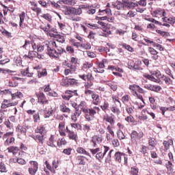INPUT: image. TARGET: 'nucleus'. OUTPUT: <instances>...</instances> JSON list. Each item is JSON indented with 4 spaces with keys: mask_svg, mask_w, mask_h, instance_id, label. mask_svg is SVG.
Here are the masks:
<instances>
[{
    "mask_svg": "<svg viewBox=\"0 0 175 175\" xmlns=\"http://www.w3.org/2000/svg\"><path fill=\"white\" fill-rule=\"evenodd\" d=\"M162 21H163V23H167L168 24H172V23L174 24V18L172 17L167 18L165 16L164 18H162Z\"/></svg>",
    "mask_w": 175,
    "mask_h": 175,
    "instance_id": "nucleus-21",
    "label": "nucleus"
},
{
    "mask_svg": "<svg viewBox=\"0 0 175 175\" xmlns=\"http://www.w3.org/2000/svg\"><path fill=\"white\" fill-rule=\"evenodd\" d=\"M90 151L93 155H95V154H98L99 151H100V148H96V149H90Z\"/></svg>",
    "mask_w": 175,
    "mask_h": 175,
    "instance_id": "nucleus-51",
    "label": "nucleus"
},
{
    "mask_svg": "<svg viewBox=\"0 0 175 175\" xmlns=\"http://www.w3.org/2000/svg\"><path fill=\"white\" fill-rule=\"evenodd\" d=\"M36 133H40V135H44L46 133V128L43 126H38L35 130Z\"/></svg>",
    "mask_w": 175,
    "mask_h": 175,
    "instance_id": "nucleus-14",
    "label": "nucleus"
},
{
    "mask_svg": "<svg viewBox=\"0 0 175 175\" xmlns=\"http://www.w3.org/2000/svg\"><path fill=\"white\" fill-rule=\"evenodd\" d=\"M38 171H35V170H33V168H29V174H31V175H35V174H36V172H37Z\"/></svg>",
    "mask_w": 175,
    "mask_h": 175,
    "instance_id": "nucleus-64",
    "label": "nucleus"
},
{
    "mask_svg": "<svg viewBox=\"0 0 175 175\" xmlns=\"http://www.w3.org/2000/svg\"><path fill=\"white\" fill-rule=\"evenodd\" d=\"M121 46H122V47H124V49H125L128 51H131V53L133 51V48H132V46H131L130 45L126 44V43L122 44Z\"/></svg>",
    "mask_w": 175,
    "mask_h": 175,
    "instance_id": "nucleus-28",
    "label": "nucleus"
},
{
    "mask_svg": "<svg viewBox=\"0 0 175 175\" xmlns=\"http://www.w3.org/2000/svg\"><path fill=\"white\" fill-rule=\"evenodd\" d=\"M7 150H8V152H12L13 154H14V152H16V151H18V147L11 146V147L8 148Z\"/></svg>",
    "mask_w": 175,
    "mask_h": 175,
    "instance_id": "nucleus-31",
    "label": "nucleus"
},
{
    "mask_svg": "<svg viewBox=\"0 0 175 175\" xmlns=\"http://www.w3.org/2000/svg\"><path fill=\"white\" fill-rule=\"evenodd\" d=\"M40 120V116L39 115V112L35 113L33 115V121L34 122H38Z\"/></svg>",
    "mask_w": 175,
    "mask_h": 175,
    "instance_id": "nucleus-42",
    "label": "nucleus"
},
{
    "mask_svg": "<svg viewBox=\"0 0 175 175\" xmlns=\"http://www.w3.org/2000/svg\"><path fill=\"white\" fill-rule=\"evenodd\" d=\"M51 116H53V109H49L44 113V118H49Z\"/></svg>",
    "mask_w": 175,
    "mask_h": 175,
    "instance_id": "nucleus-29",
    "label": "nucleus"
},
{
    "mask_svg": "<svg viewBox=\"0 0 175 175\" xmlns=\"http://www.w3.org/2000/svg\"><path fill=\"white\" fill-rule=\"evenodd\" d=\"M162 10L163 9L159 8L154 11H151L152 17H158V16H162Z\"/></svg>",
    "mask_w": 175,
    "mask_h": 175,
    "instance_id": "nucleus-10",
    "label": "nucleus"
},
{
    "mask_svg": "<svg viewBox=\"0 0 175 175\" xmlns=\"http://www.w3.org/2000/svg\"><path fill=\"white\" fill-rule=\"evenodd\" d=\"M71 126L72 128H75V129H81V125L77 123H72Z\"/></svg>",
    "mask_w": 175,
    "mask_h": 175,
    "instance_id": "nucleus-54",
    "label": "nucleus"
},
{
    "mask_svg": "<svg viewBox=\"0 0 175 175\" xmlns=\"http://www.w3.org/2000/svg\"><path fill=\"white\" fill-rule=\"evenodd\" d=\"M81 47H83V49H85V50H90V49H91V44H81Z\"/></svg>",
    "mask_w": 175,
    "mask_h": 175,
    "instance_id": "nucleus-45",
    "label": "nucleus"
},
{
    "mask_svg": "<svg viewBox=\"0 0 175 175\" xmlns=\"http://www.w3.org/2000/svg\"><path fill=\"white\" fill-rule=\"evenodd\" d=\"M43 50H44V45H37V51H38V53H42Z\"/></svg>",
    "mask_w": 175,
    "mask_h": 175,
    "instance_id": "nucleus-53",
    "label": "nucleus"
},
{
    "mask_svg": "<svg viewBox=\"0 0 175 175\" xmlns=\"http://www.w3.org/2000/svg\"><path fill=\"white\" fill-rule=\"evenodd\" d=\"M93 64L92 63H90V62H86L85 64H83V69H87L88 68H92L93 66Z\"/></svg>",
    "mask_w": 175,
    "mask_h": 175,
    "instance_id": "nucleus-46",
    "label": "nucleus"
},
{
    "mask_svg": "<svg viewBox=\"0 0 175 175\" xmlns=\"http://www.w3.org/2000/svg\"><path fill=\"white\" fill-rule=\"evenodd\" d=\"M148 51L150 53V54H152V55H157V54H158V51H157V50L154 49L152 47H149Z\"/></svg>",
    "mask_w": 175,
    "mask_h": 175,
    "instance_id": "nucleus-40",
    "label": "nucleus"
},
{
    "mask_svg": "<svg viewBox=\"0 0 175 175\" xmlns=\"http://www.w3.org/2000/svg\"><path fill=\"white\" fill-rule=\"evenodd\" d=\"M138 4H139L140 6H146L147 5V1H144V0H140L139 1H138Z\"/></svg>",
    "mask_w": 175,
    "mask_h": 175,
    "instance_id": "nucleus-63",
    "label": "nucleus"
},
{
    "mask_svg": "<svg viewBox=\"0 0 175 175\" xmlns=\"http://www.w3.org/2000/svg\"><path fill=\"white\" fill-rule=\"evenodd\" d=\"M165 167L168 172V173H172L173 172V167H174V165H173V163H172V161H168L166 163H165Z\"/></svg>",
    "mask_w": 175,
    "mask_h": 175,
    "instance_id": "nucleus-8",
    "label": "nucleus"
},
{
    "mask_svg": "<svg viewBox=\"0 0 175 175\" xmlns=\"http://www.w3.org/2000/svg\"><path fill=\"white\" fill-rule=\"evenodd\" d=\"M44 20H46L47 21H49V23H51V15L50 14H44L42 16H41Z\"/></svg>",
    "mask_w": 175,
    "mask_h": 175,
    "instance_id": "nucleus-34",
    "label": "nucleus"
},
{
    "mask_svg": "<svg viewBox=\"0 0 175 175\" xmlns=\"http://www.w3.org/2000/svg\"><path fill=\"white\" fill-rule=\"evenodd\" d=\"M105 12L108 16L111 15V10H110V8H107L104 10H99V13H103Z\"/></svg>",
    "mask_w": 175,
    "mask_h": 175,
    "instance_id": "nucleus-41",
    "label": "nucleus"
},
{
    "mask_svg": "<svg viewBox=\"0 0 175 175\" xmlns=\"http://www.w3.org/2000/svg\"><path fill=\"white\" fill-rule=\"evenodd\" d=\"M12 99H16V98H23V93L21 92H17L16 93L12 94L11 93Z\"/></svg>",
    "mask_w": 175,
    "mask_h": 175,
    "instance_id": "nucleus-22",
    "label": "nucleus"
},
{
    "mask_svg": "<svg viewBox=\"0 0 175 175\" xmlns=\"http://www.w3.org/2000/svg\"><path fill=\"white\" fill-rule=\"evenodd\" d=\"M163 81H165V84H172L173 83V81L167 76L163 75L162 77H160Z\"/></svg>",
    "mask_w": 175,
    "mask_h": 175,
    "instance_id": "nucleus-15",
    "label": "nucleus"
},
{
    "mask_svg": "<svg viewBox=\"0 0 175 175\" xmlns=\"http://www.w3.org/2000/svg\"><path fill=\"white\" fill-rule=\"evenodd\" d=\"M51 5L54 8H56V9H59V8H61V5H59L58 3H55V1H51Z\"/></svg>",
    "mask_w": 175,
    "mask_h": 175,
    "instance_id": "nucleus-56",
    "label": "nucleus"
},
{
    "mask_svg": "<svg viewBox=\"0 0 175 175\" xmlns=\"http://www.w3.org/2000/svg\"><path fill=\"white\" fill-rule=\"evenodd\" d=\"M64 14H66V16H72V10H71L70 7H67L66 8Z\"/></svg>",
    "mask_w": 175,
    "mask_h": 175,
    "instance_id": "nucleus-39",
    "label": "nucleus"
},
{
    "mask_svg": "<svg viewBox=\"0 0 175 175\" xmlns=\"http://www.w3.org/2000/svg\"><path fill=\"white\" fill-rule=\"evenodd\" d=\"M36 95L38 99V103L43 102V100L46 99V96H44V94L43 92H36Z\"/></svg>",
    "mask_w": 175,
    "mask_h": 175,
    "instance_id": "nucleus-12",
    "label": "nucleus"
},
{
    "mask_svg": "<svg viewBox=\"0 0 175 175\" xmlns=\"http://www.w3.org/2000/svg\"><path fill=\"white\" fill-rule=\"evenodd\" d=\"M137 88H139V85L136 84L131 85L129 86V90H131V91H135V90H137Z\"/></svg>",
    "mask_w": 175,
    "mask_h": 175,
    "instance_id": "nucleus-57",
    "label": "nucleus"
},
{
    "mask_svg": "<svg viewBox=\"0 0 175 175\" xmlns=\"http://www.w3.org/2000/svg\"><path fill=\"white\" fill-rule=\"evenodd\" d=\"M30 163L32 165L31 168L35 170V172H38V170L39 169V164L36 161H30Z\"/></svg>",
    "mask_w": 175,
    "mask_h": 175,
    "instance_id": "nucleus-23",
    "label": "nucleus"
},
{
    "mask_svg": "<svg viewBox=\"0 0 175 175\" xmlns=\"http://www.w3.org/2000/svg\"><path fill=\"white\" fill-rule=\"evenodd\" d=\"M156 144V140L154 138H151L149 139V145L151 146V147H155Z\"/></svg>",
    "mask_w": 175,
    "mask_h": 175,
    "instance_id": "nucleus-49",
    "label": "nucleus"
},
{
    "mask_svg": "<svg viewBox=\"0 0 175 175\" xmlns=\"http://www.w3.org/2000/svg\"><path fill=\"white\" fill-rule=\"evenodd\" d=\"M0 172L1 173H7L8 170H6V166L5 165V163L0 162Z\"/></svg>",
    "mask_w": 175,
    "mask_h": 175,
    "instance_id": "nucleus-27",
    "label": "nucleus"
},
{
    "mask_svg": "<svg viewBox=\"0 0 175 175\" xmlns=\"http://www.w3.org/2000/svg\"><path fill=\"white\" fill-rule=\"evenodd\" d=\"M115 159L118 162H121L122 158H125V154L121 153L120 152H117L115 154Z\"/></svg>",
    "mask_w": 175,
    "mask_h": 175,
    "instance_id": "nucleus-7",
    "label": "nucleus"
},
{
    "mask_svg": "<svg viewBox=\"0 0 175 175\" xmlns=\"http://www.w3.org/2000/svg\"><path fill=\"white\" fill-rule=\"evenodd\" d=\"M144 88H146V90H149V91H154V92H159V91L162 90V87L154 85H145Z\"/></svg>",
    "mask_w": 175,
    "mask_h": 175,
    "instance_id": "nucleus-4",
    "label": "nucleus"
},
{
    "mask_svg": "<svg viewBox=\"0 0 175 175\" xmlns=\"http://www.w3.org/2000/svg\"><path fill=\"white\" fill-rule=\"evenodd\" d=\"M66 50L70 54H73V53H75V49H73V47H72V46H67Z\"/></svg>",
    "mask_w": 175,
    "mask_h": 175,
    "instance_id": "nucleus-58",
    "label": "nucleus"
},
{
    "mask_svg": "<svg viewBox=\"0 0 175 175\" xmlns=\"http://www.w3.org/2000/svg\"><path fill=\"white\" fill-rule=\"evenodd\" d=\"M19 17H20L19 26L21 27V28H24V27H23V23H24V20L25 18V12H23L21 14L19 15Z\"/></svg>",
    "mask_w": 175,
    "mask_h": 175,
    "instance_id": "nucleus-18",
    "label": "nucleus"
},
{
    "mask_svg": "<svg viewBox=\"0 0 175 175\" xmlns=\"http://www.w3.org/2000/svg\"><path fill=\"white\" fill-rule=\"evenodd\" d=\"M117 136L120 140L125 139V135H124V133L121 130L117 131Z\"/></svg>",
    "mask_w": 175,
    "mask_h": 175,
    "instance_id": "nucleus-26",
    "label": "nucleus"
},
{
    "mask_svg": "<svg viewBox=\"0 0 175 175\" xmlns=\"http://www.w3.org/2000/svg\"><path fill=\"white\" fill-rule=\"evenodd\" d=\"M85 5H79V8L70 7L71 13L74 14V16H80V14H83V9H85Z\"/></svg>",
    "mask_w": 175,
    "mask_h": 175,
    "instance_id": "nucleus-2",
    "label": "nucleus"
},
{
    "mask_svg": "<svg viewBox=\"0 0 175 175\" xmlns=\"http://www.w3.org/2000/svg\"><path fill=\"white\" fill-rule=\"evenodd\" d=\"M134 70H142V67H140V63L139 62H136L133 65Z\"/></svg>",
    "mask_w": 175,
    "mask_h": 175,
    "instance_id": "nucleus-33",
    "label": "nucleus"
},
{
    "mask_svg": "<svg viewBox=\"0 0 175 175\" xmlns=\"http://www.w3.org/2000/svg\"><path fill=\"white\" fill-rule=\"evenodd\" d=\"M29 54L30 55V58H31V59L33 58L38 57V55H39V53H38V52L34 51H29Z\"/></svg>",
    "mask_w": 175,
    "mask_h": 175,
    "instance_id": "nucleus-32",
    "label": "nucleus"
},
{
    "mask_svg": "<svg viewBox=\"0 0 175 175\" xmlns=\"http://www.w3.org/2000/svg\"><path fill=\"white\" fill-rule=\"evenodd\" d=\"M129 6H133L135 8L138 6V4L132 1H127L126 0H122V2L118 1H116V9H118V10L124 9V8H129Z\"/></svg>",
    "mask_w": 175,
    "mask_h": 175,
    "instance_id": "nucleus-1",
    "label": "nucleus"
},
{
    "mask_svg": "<svg viewBox=\"0 0 175 175\" xmlns=\"http://www.w3.org/2000/svg\"><path fill=\"white\" fill-rule=\"evenodd\" d=\"M16 162L19 163V165H25L26 161L23 159H16Z\"/></svg>",
    "mask_w": 175,
    "mask_h": 175,
    "instance_id": "nucleus-55",
    "label": "nucleus"
},
{
    "mask_svg": "<svg viewBox=\"0 0 175 175\" xmlns=\"http://www.w3.org/2000/svg\"><path fill=\"white\" fill-rule=\"evenodd\" d=\"M69 85H75L76 84V79H68Z\"/></svg>",
    "mask_w": 175,
    "mask_h": 175,
    "instance_id": "nucleus-61",
    "label": "nucleus"
},
{
    "mask_svg": "<svg viewBox=\"0 0 175 175\" xmlns=\"http://www.w3.org/2000/svg\"><path fill=\"white\" fill-rule=\"evenodd\" d=\"M47 146H49V147H57L55 144H54V135H51V137L49 138V140L46 142Z\"/></svg>",
    "mask_w": 175,
    "mask_h": 175,
    "instance_id": "nucleus-16",
    "label": "nucleus"
},
{
    "mask_svg": "<svg viewBox=\"0 0 175 175\" xmlns=\"http://www.w3.org/2000/svg\"><path fill=\"white\" fill-rule=\"evenodd\" d=\"M16 129H18L21 133H27V129H25V127H23V126L18 125Z\"/></svg>",
    "mask_w": 175,
    "mask_h": 175,
    "instance_id": "nucleus-36",
    "label": "nucleus"
},
{
    "mask_svg": "<svg viewBox=\"0 0 175 175\" xmlns=\"http://www.w3.org/2000/svg\"><path fill=\"white\" fill-rule=\"evenodd\" d=\"M153 47H157L160 51H165V48H163L162 45L158 43L154 42L153 44Z\"/></svg>",
    "mask_w": 175,
    "mask_h": 175,
    "instance_id": "nucleus-35",
    "label": "nucleus"
},
{
    "mask_svg": "<svg viewBox=\"0 0 175 175\" xmlns=\"http://www.w3.org/2000/svg\"><path fill=\"white\" fill-rule=\"evenodd\" d=\"M47 75V70H46V69H44L43 71L40 72V73H38V77H45V76Z\"/></svg>",
    "mask_w": 175,
    "mask_h": 175,
    "instance_id": "nucleus-47",
    "label": "nucleus"
},
{
    "mask_svg": "<svg viewBox=\"0 0 175 175\" xmlns=\"http://www.w3.org/2000/svg\"><path fill=\"white\" fill-rule=\"evenodd\" d=\"M85 161L87 158L83 156H77L75 159L76 165H85Z\"/></svg>",
    "mask_w": 175,
    "mask_h": 175,
    "instance_id": "nucleus-6",
    "label": "nucleus"
},
{
    "mask_svg": "<svg viewBox=\"0 0 175 175\" xmlns=\"http://www.w3.org/2000/svg\"><path fill=\"white\" fill-rule=\"evenodd\" d=\"M150 75L152 76H155L157 79H159L161 77V71L157 70L154 71H150Z\"/></svg>",
    "mask_w": 175,
    "mask_h": 175,
    "instance_id": "nucleus-24",
    "label": "nucleus"
},
{
    "mask_svg": "<svg viewBox=\"0 0 175 175\" xmlns=\"http://www.w3.org/2000/svg\"><path fill=\"white\" fill-rule=\"evenodd\" d=\"M113 151H114L113 150H111L109 152V154L107 155V157L105 160V162H110V161H111V153L113 152Z\"/></svg>",
    "mask_w": 175,
    "mask_h": 175,
    "instance_id": "nucleus-48",
    "label": "nucleus"
},
{
    "mask_svg": "<svg viewBox=\"0 0 175 175\" xmlns=\"http://www.w3.org/2000/svg\"><path fill=\"white\" fill-rule=\"evenodd\" d=\"M46 53L49 57H52V58H58L59 57V53L54 49L50 47V46L47 45V52Z\"/></svg>",
    "mask_w": 175,
    "mask_h": 175,
    "instance_id": "nucleus-3",
    "label": "nucleus"
},
{
    "mask_svg": "<svg viewBox=\"0 0 175 175\" xmlns=\"http://www.w3.org/2000/svg\"><path fill=\"white\" fill-rule=\"evenodd\" d=\"M106 121L107 122H109L111 125H114V124H116V121H114V119L112 117H107Z\"/></svg>",
    "mask_w": 175,
    "mask_h": 175,
    "instance_id": "nucleus-38",
    "label": "nucleus"
},
{
    "mask_svg": "<svg viewBox=\"0 0 175 175\" xmlns=\"http://www.w3.org/2000/svg\"><path fill=\"white\" fill-rule=\"evenodd\" d=\"M156 32L161 35V36H163V38H165H165H167V36H170V33L167 31H163L161 30L157 29Z\"/></svg>",
    "mask_w": 175,
    "mask_h": 175,
    "instance_id": "nucleus-19",
    "label": "nucleus"
},
{
    "mask_svg": "<svg viewBox=\"0 0 175 175\" xmlns=\"http://www.w3.org/2000/svg\"><path fill=\"white\" fill-rule=\"evenodd\" d=\"M68 137L71 140H75V142L77 141V135L75 133V131H72L70 130H68Z\"/></svg>",
    "mask_w": 175,
    "mask_h": 175,
    "instance_id": "nucleus-9",
    "label": "nucleus"
},
{
    "mask_svg": "<svg viewBox=\"0 0 175 175\" xmlns=\"http://www.w3.org/2000/svg\"><path fill=\"white\" fill-rule=\"evenodd\" d=\"M131 139H133V140H136V137H137V133L136 131H133L131 135Z\"/></svg>",
    "mask_w": 175,
    "mask_h": 175,
    "instance_id": "nucleus-52",
    "label": "nucleus"
},
{
    "mask_svg": "<svg viewBox=\"0 0 175 175\" xmlns=\"http://www.w3.org/2000/svg\"><path fill=\"white\" fill-rule=\"evenodd\" d=\"M63 154H65L66 155H70L72 154V148H66L63 150Z\"/></svg>",
    "mask_w": 175,
    "mask_h": 175,
    "instance_id": "nucleus-43",
    "label": "nucleus"
},
{
    "mask_svg": "<svg viewBox=\"0 0 175 175\" xmlns=\"http://www.w3.org/2000/svg\"><path fill=\"white\" fill-rule=\"evenodd\" d=\"M131 174H132V175H139V169L136 167H132L131 168Z\"/></svg>",
    "mask_w": 175,
    "mask_h": 175,
    "instance_id": "nucleus-25",
    "label": "nucleus"
},
{
    "mask_svg": "<svg viewBox=\"0 0 175 175\" xmlns=\"http://www.w3.org/2000/svg\"><path fill=\"white\" fill-rule=\"evenodd\" d=\"M66 94H67L68 95H63L62 98L63 99H64V100H69V99H70V98H72V96H73L74 95H76L77 96H79V94H77V90H67L66 92Z\"/></svg>",
    "mask_w": 175,
    "mask_h": 175,
    "instance_id": "nucleus-5",
    "label": "nucleus"
},
{
    "mask_svg": "<svg viewBox=\"0 0 175 175\" xmlns=\"http://www.w3.org/2000/svg\"><path fill=\"white\" fill-rule=\"evenodd\" d=\"M112 144L114 147H118V146H120V142H118V139H113L112 141Z\"/></svg>",
    "mask_w": 175,
    "mask_h": 175,
    "instance_id": "nucleus-62",
    "label": "nucleus"
},
{
    "mask_svg": "<svg viewBox=\"0 0 175 175\" xmlns=\"http://www.w3.org/2000/svg\"><path fill=\"white\" fill-rule=\"evenodd\" d=\"M125 120L127 121V122H135V118L132 116L126 117Z\"/></svg>",
    "mask_w": 175,
    "mask_h": 175,
    "instance_id": "nucleus-50",
    "label": "nucleus"
},
{
    "mask_svg": "<svg viewBox=\"0 0 175 175\" xmlns=\"http://www.w3.org/2000/svg\"><path fill=\"white\" fill-rule=\"evenodd\" d=\"M78 154H84V155H88V157H91L88 152H87L83 148L79 147L77 149Z\"/></svg>",
    "mask_w": 175,
    "mask_h": 175,
    "instance_id": "nucleus-17",
    "label": "nucleus"
},
{
    "mask_svg": "<svg viewBox=\"0 0 175 175\" xmlns=\"http://www.w3.org/2000/svg\"><path fill=\"white\" fill-rule=\"evenodd\" d=\"M92 98L93 99V100H94V102H93V104L96 105V106L98 105V103H99V101L100 100L99 95L94 93L92 95Z\"/></svg>",
    "mask_w": 175,
    "mask_h": 175,
    "instance_id": "nucleus-13",
    "label": "nucleus"
},
{
    "mask_svg": "<svg viewBox=\"0 0 175 175\" xmlns=\"http://www.w3.org/2000/svg\"><path fill=\"white\" fill-rule=\"evenodd\" d=\"M165 73L168 76H170V77H172V79H174V77H173V74H172V70L170 69H169V68L166 69Z\"/></svg>",
    "mask_w": 175,
    "mask_h": 175,
    "instance_id": "nucleus-59",
    "label": "nucleus"
},
{
    "mask_svg": "<svg viewBox=\"0 0 175 175\" xmlns=\"http://www.w3.org/2000/svg\"><path fill=\"white\" fill-rule=\"evenodd\" d=\"M36 140L38 141L40 144H43L44 143V135H36Z\"/></svg>",
    "mask_w": 175,
    "mask_h": 175,
    "instance_id": "nucleus-20",
    "label": "nucleus"
},
{
    "mask_svg": "<svg viewBox=\"0 0 175 175\" xmlns=\"http://www.w3.org/2000/svg\"><path fill=\"white\" fill-rule=\"evenodd\" d=\"M61 85L63 87H69V79L66 77L64 79H63V82L61 83Z\"/></svg>",
    "mask_w": 175,
    "mask_h": 175,
    "instance_id": "nucleus-30",
    "label": "nucleus"
},
{
    "mask_svg": "<svg viewBox=\"0 0 175 175\" xmlns=\"http://www.w3.org/2000/svg\"><path fill=\"white\" fill-rule=\"evenodd\" d=\"M107 107H109V103L105 102L103 105L100 106V108L102 109V110L105 111V110H107Z\"/></svg>",
    "mask_w": 175,
    "mask_h": 175,
    "instance_id": "nucleus-60",
    "label": "nucleus"
},
{
    "mask_svg": "<svg viewBox=\"0 0 175 175\" xmlns=\"http://www.w3.org/2000/svg\"><path fill=\"white\" fill-rule=\"evenodd\" d=\"M111 110L113 113H115L116 114L121 113V111H120V109H118V107H112Z\"/></svg>",
    "mask_w": 175,
    "mask_h": 175,
    "instance_id": "nucleus-37",
    "label": "nucleus"
},
{
    "mask_svg": "<svg viewBox=\"0 0 175 175\" xmlns=\"http://www.w3.org/2000/svg\"><path fill=\"white\" fill-rule=\"evenodd\" d=\"M21 73L23 76H27L28 77H29V68H27L26 70H23V71H21Z\"/></svg>",
    "mask_w": 175,
    "mask_h": 175,
    "instance_id": "nucleus-44",
    "label": "nucleus"
},
{
    "mask_svg": "<svg viewBox=\"0 0 175 175\" xmlns=\"http://www.w3.org/2000/svg\"><path fill=\"white\" fill-rule=\"evenodd\" d=\"M144 77L145 79H147L148 80H150V81H154V83H159V79H157L155 77L148 74L144 75Z\"/></svg>",
    "mask_w": 175,
    "mask_h": 175,
    "instance_id": "nucleus-11",
    "label": "nucleus"
}]
</instances>
